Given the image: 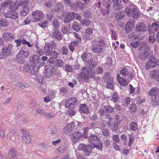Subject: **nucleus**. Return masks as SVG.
I'll return each instance as SVG.
<instances>
[{
  "mask_svg": "<svg viewBox=\"0 0 159 159\" xmlns=\"http://www.w3.org/2000/svg\"><path fill=\"white\" fill-rule=\"evenodd\" d=\"M95 42H98L97 44L93 45L92 48V51L95 53H100L102 52L104 50V47L106 44L103 39H102L97 40L96 39L91 41L92 43H94Z\"/></svg>",
  "mask_w": 159,
  "mask_h": 159,
  "instance_id": "nucleus-1",
  "label": "nucleus"
},
{
  "mask_svg": "<svg viewBox=\"0 0 159 159\" xmlns=\"http://www.w3.org/2000/svg\"><path fill=\"white\" fill-rule=\"evenodd\" d=\"M89 142L94 145L93 148H96L99 150H101L102 148V143L100 141L99 137H97L95 134L90 135L89 138Z\"/></svg>",
  "mask_w": 159,
  "mask_h": 159,
  "instance_id": "nucleus-2",
  "label": "nucleus"
},
{
  "mask_svg": "<svg viewBox=\"0 0 159 159\" xmlns=\"http://www.w3.org/2000/svg\"><path fill=\"white\" fill-rule=\"evenodd\" d=\"M29 55V50L28 48L27 47L22 48L17 55V61L21 64L24 63L25 61L24 59L27 57Z\"/></svg>",
  "mask_w": 159,
  "mask_h": 159,
  "instance_id": "nucleus-3",
  "label": "nucleus"
},
{
  "mask_svg": "<svg viewBox=\"0 0 159 159\" xmlns=\"http://www.w3.org/2000/svg\"><path fill=\"white\" fill-rule=\"evenodd\" d=\"M98 4L99 7L101 8V11L102 14L103 15H108L110 11V5L108 3V1L106 2V1L103 0L102 2V6H101V2L100 1H98Z\"/></svg>",
  "mask_w": 159,
  "mask_h": 159,
  "instance_id": "nucleus-4",
  "label": "nucleus"
},
{
  "mask_svg": "<svg viewBox=\"0 0 159 159\" xmlns=\"http://www.w3.org/2000/svg\"><path fill=\"white\" fill-rule=\"evenodd\" d=\"M79 150L84 151V154L86 156H88L92 151V147L90 145H85L84 143L80 144L78 147Z\"/></svg>",
  "mask_w": 159,
  "mask_h": 159,
  "instance_id": "nucleus-5",
  "label": "nucleus"
},
{
  "mask_svg": "<svg viewBox=\"0 0 159 159\" xmlns=\"http://www.w3.org/2000/svg\"><path fill=\"white\" fill-rule=\"evenodd\" d=\"M77 105V99L76 97L70 98H68L66 101L65 107L66 108L73 109Z\"/></svg>",
  "mask_w": 159,
  "mask_h": 159,
  "instance_id": "nucleus-6",
  "label": "nucleus"
},
{
  "mask_svg": "<svg viewBox=\"0 0 159 159\" xmlns=\"http://www.w3.org/2000/svg\"><path fill=\"white\" fill-rule=\"evenodd\" d=\"M32 15L34 21L35 22L41 21L44 16L42 12L40 11H34L32 13Z\"/></svg>",
  "mask_w": 159,
  "mask_h": 159,
  "instance_id": "nucleus-7",
  "label": "nucleus"
},
{
  "mask_svg": "<svg viewBox=\"0 0 159 159\" xmlns=\"http://www.w3.org/2000/svg\"><path fill=\"white\" fill-rule=\"evenodd\" d=\"M157 59L152 57L150 58L149 60L146 62L145 65V68L146 69H148L149 68H153L157 66Z\"/></svg>",
  "mask_w": 159,
  "mask_h": 159,
  "instance_id": "nucleus-8",
  "label": "nucleus"
},
{
  "mask_svg": "<svg viewBox=\"0 0 159 159\" xmlns=\"http://www.w3.org/2000/svg\"><path fill=\"white\" fill-rule=\"evenodd\" d=\"M22 136V141L25 144H29L31 141L30 133L27 131L23 130Z\"/></svg>",
  "mask_w": 159,
  "mask_h": 159,
  "instance_id": "nucleus-9",
  "label": "nucleus"
},
{
  "mask_svg": "<svg viewBox=\"0 0 159 159\" xmlns=\"http://www.w3.org/2000/svg\"><path fill=\"white\" fill-rule=\"evenodd\" d=\"M12 48L13 46L11 44L4 45L2 49L3 55L5 56H9L11 53Z\"/></svg>",
  "mask_w": 159,
  "mask_h": 159,
  "instance_id": "nucleus-10",
  "label": "nucleus"
},
{
  "mask_svg": "<svg viewBox=\"0 0 159 159\" xmlns=\"http://www.w3.org/2000/svg\"><path fill=\"white\" fill-rule=\"evenodd\" d=\"M46 69L45 76L49 78L55 73V70L53 67L51 65H48L45 66Z\"/></svg>",
  "mask_w": 159,
  "mask_h": 159,
  "instance_id": "nucleus-11",
  "label": "nucleus"
},
{
  "mask_svg": "<svg viewBox=\"0 0 159 159\" xmlns=\"http://www.w3.org/2000/svg\"><path fill=\"white\" fill-rule=\"evenodd\" d=\"M152 52L150 51L148 52L144 51L142 52H140L138 55L139 58L142 60H145L146 58L151 57L152 56Z\"/></svg>",
  "mask_w": 159,
  "mask_h": 159,
  "instance_id": "nucleus-12",
  "label": "nucleus"
},
{
  "mask_svg": "<svg viewBox=\"0 0 159 159\" xmlns=\"http://www.w3.org/2000/svg\"><path fill=\"white\" fill-rule=\"evenodd\" d=\"M53 48L52 45L49 43L46 44L44 47V52L45 55L47 56H49L52 53Z\"/></svg>",
  "mask_w": 159,
  "mask_h": 159,
  "instance_id": "nucleus-13",
  "label": "nucleus"
},
{
  "mask_svg": "<svg viewBox=\"0 0 159 159\" xmlns=\"http://www.w3.org/2000/svg\"><path fill=\"white\" fill-rule=\"evenodd\" d=\"M113 7L115 10H120L123 9V6L120 4L121 1L119 0H112Z\"/></svg>",
  "mask_w": 159,
  "mask_h": 159,
  "instance_id": "nucleus-14",
  "label": "nucleus"
},
{
  "mask_svg": "<svg viewBox=\"0 0 159 159\" xmlns=\"http://www.w3.org/2000/svg\"><path fill=\"white\" fill-rule=\"evenodd\" d=\"M75 127V123L74 122H71L68 124L67 126L64 128V132L65 134H68L74 129Z\"/></svg>",
  "mask_w": 159,
  "mask_h": 159,
  "instance_id": "nucleus-15",
  "label": "nucleus"
},
{
  "mask_svg": "<svg viewBox=\"0 0 159 159\" xmlns=\"http://www.w3.org/2000/svg\"><path fill=\"white\" fill-rule=\"evenodd\" d=\"M135 30L137 32H144L147 30V27L145 24L139 23L137 25Z\"/></svg>",
  "mask_w": 159,
  "mask_h": 159,
  "instance_id": "nucleus-16",
  "label": "nucleus"
},
{
  "mask_svg": "<svg viewBox=\"0 0 159 159\" xmlns=\"http://www.w3.org/2000/svg\"><path fill=\"white\" fill-rule=\"evenodd\" d=\"M85 64L87 66L89 65V68L90 69H92L96 67L98 63L97 61L95 60L90 59L85 61Z\"/></svg>",
  "mask_w": 159,
  "mask_h": 159,
  "instance_id": "nucleus-17",
  "label": "nucleus"
},
{
  "mask_svg": "<svg viewBox=\"0 0 159 159\" xmlns=\"http://www.w3.org/2000/svg\"><path fill=\"white\" fill-rule=\"evenodd\" d=\"M75 13L73 12H68L67 13V16L65 19V22L68 23L70 22L75 18Z\"/></svg>",
  "mask_w": 159,
  "mask_h": 159,
  "instance_id": "nucleus-18",
  "label": "nucleus"
},
{
  "mask_svg": "<svg viewBox=\"0 0 159 159\" xmlns=\"http://www.w3.org/2000/svg\"><path fill=\"white\" fill-rule=\"evenodd\" d=\"M117 77L119 83L121 85L123 86H126L128 84L129 81L125 78H122L119 74L117 75Z\"/></svg>",
  "mask_w": 159,
  "mask_h": 159,
  "instance_id": "nucleus-19",
  "label": "nucleus"
},
{
  "mask_svg": "<svg viewBox=\"0 0 159 159\" xmlns=\"http://www.w3.org/2000/svg\"><path fill=\"white\" fill-rule=\"evenodd\" d=\"M107 87V88L110 89H114V83L113 82V78L110 77L108 78L106 81Z\"/></svg>",
  "mask_w": 159,
  "mask_h": 159,
  "instance_id": "nucleus-20",
  "label": "nucleus"
},
{
  "mask_svg": "<svg viewBox=\"0 0 159 159\" xmlns=\"http://www.w3.org/2000/svg\"><path fill=\"white\" fill-rule=\"evenodd\" d=\"M5 17L7 18H11L13 19L17 18L18 14L16 12L8 11L4 14Z\"/></svg>",
  "mask_w": 159,
  "mask_h": 159,
  "instance_id": "nucleus-21",
  "label": "nucleus"
},
{
  "mask_svg": "<svg viewBox=\"0 0 159 159\" xmlns=\"http://www.w3.org/2000/svg\"><path fill=\"white\" fill-rule=\"evenodd\" d=\"M30 60L34 64L37 65L41 61L40 57L37 55H34L30 57Z\"/></svg>",
  "mask_w": 159,
  "mask_h": 159,
  "instance_id": "nucleus-22",
  "label": "nucleus"
},
{
  "mask_svg": "<svg viewBox=\"0 0 159 159\" xmlns=\"http://www.w3.org/2000/svg\"><path fill=\"white\" fill-rule=\"evenodd\" d=\"M88 73H84L82 72V73L79 75V78L80 80L82 81H86L89 79V75Z\"/></svg>",
  "mask_w": 159,
  "mask_h": 159,
  "instance_id": "nucleus-23",
  "label": "nucleus"
},
{
  "mask_svg": "<svg viewBox=\"0 0 159 159\" xmlns=\"http://www.w3.org/2000/svg\"><path fill=\"white\" fill-rule=\"evenodd\" d=\"M150 76L153 79H157L158 82H159V70H155L150 72Z\"/></svg>",
  "mask_w": 159,
  "mask_h": 159,
  "instance_id": "nucleus-24",
  "label": "nucleus"
},
{
  "mask_svg": "<svg viewBox=\"0 0 159 159\" xmlns=\"http://www.w3.org/2000/svg\"><path fill=\"white\" fill-rule=\"evenodd\" d=\"M134 21L132 20H129L126 24V28L127 30L131 31L134 28Z\"/></svg>",
  "mask_w": 159,
  "mask_h": 159,
  "instance_id": "nucleus-25",
  "label": "nucleus"
},
{
  "mask_svg": "<svg viewBox=\"0 0 159 159\" xmlns=\"http://www.w3.org/2000/svg\"><path fill=\"white\" fill-rule=\"evenodd\" d=\"M73 138H72L74 142H76L77 141L80 140L82 137L81 133L79 131L74 132L73 134Z\"/></svg>",
  "mask_w": 159,
  "mask_h": 159,
  "instance_id": "nucleus-26",
  "label": "nucleus"
},
{
  "mask_svg": "<svg viewBox=\"0 0 159 159\" xmlns=\"http://www.w3.org/2000/svg\"><path fill=\"white\" fill-rule=\"evenodd\" d=\"M3 38L7 41L12 40L13 39L14 35L9 33H5L2 34Z\"/></svg>",
  "mask_w": 159,
  "mask_h": 159,
  "instance_id": "nucleus-27",
  "label": "nucleus"
},
{
  "mask_svg": "<svg viewBox=\"0 0 159 159\" xmlns=\"http://www.w3.org/2000/svg\"><path fill=\"white\" fill-rule=\"evenodd\" d=\"M52 36L58 40H60L62 39V37L60 32L56 30L52 34Z\"/></svg>",
  "mask_w": 159,
  "mask_h": 159,
  "instance_id": "nucleus-28",
  "label": "nucleus"
},
{
  "mask_svg": "<svg viewBox=\"0 0 159 159\" xmlns=\"http://www.w3.org/2000/svg\"><path fill=\"white\" fill-rule=\"evenodd\" d=\"M119 117L118 116L116 117V121L114 122V125L112 127L111 129L113 131H116L118 129V125H119L121 122V120L118 119V118Z\"/></svg>",
  "mask_w": 159,
  "mask_h": 159,
  "instance_id": "nucleus-29",
  "label": "nucleus"
},
{
  "mask_svg": "<svg viewBox=\"0 0 159 159\" xmlns=\"http://www.w3.org/2000/svg\"><path fill=\"white\" fill-rule=\"evenodd\" d=\"M106 120L107 122V125L108 127H110L113 120V119L109 115H106Z\"/></svg>",
  "mask_w": 159,
  "mask_h": 159,
  "instance_id": "nucleus-30",
  "label": "nucleus"
},
{
  "mask_svg": "<svg viewBox=\"0 0 159 159\" xmlns=\"http://www.w3.org/2000/svg\"><path fill=\"white\" fill-rule=\"evenodd\" d=\"M159 89L156 87H153L152 89L149 92L148 94L150 95L155 96L159 95Z\"/></svg>",
  "mask_w": 159,
  "mask_h": 159,
  "instance_id": "nucleus-31",
  "label": "nucleus"
},
{
  "mask_svg": "<svg viewBox=\"0 0 159 159\" xmlns=\"http://www.w3.org/2000/svg\"><path fill=\"white\" fill-rule=\"evenodd\" d=\"M134 19H137L140 16L139 13L138 11L137 8L135 7L131 13Z\"/></svg>",
  "mask_w": 159,
  "mask_h": 159,
  "instance_id": "nucleus-32",
  "label": "nucleus"
},
{
  "mask_svg": "<svg viewBox=\"0 0 159 159\" xmlns=\"http://www.w3.org/2000/svg\"><path fill=\"white\" fill-rule=\"evenodd\" d=\"M140 46L138 48V50L139 51H142L146 50V51L148 52L150 50V48L146 45V43H140Z\"/></svg>",
  "mask_w": 159,
  "mask_h": 159,
  "instance_id": "nucleus-33",
  "label": "nucleus"
},
{
  "mask_svg": "<svg viewBox=\"0 0 159 159\" xmlns=\"http://www.w3.org/2000/svg\"><path fill=\"white\" fill-rule=\"evenodd\" d=\"M63 6L62 4L59 3L56 4L55 6L54 10L57 12H61L62 11Z\"/></svg>",
  "mask_w": 159,
  "mask_h": 159,
  "instance_id": "nucleus-34",
  "label": "nucleus"
},
{
  "mask_svg": "<svg viewBox=\"0 0 159 159\" xmlns=\"http://www.w3.org/2000/svg\"><path fill=\"white\" fill-rule=\"evenodd\" d=\"M83 4L80 2L76 1L72 5V7L75 9H80L82 8Z\"/></svg>",
  "mask_w": 159,
  "mask_h": 159,
  "instance_id": "nucleus-35",
  "label": "nucleus"
},
{
  "mask_svg": "<svg viewBox=\"0 0 159 159\" xmlns=\"http://www.w3.org/2000/svg\"><path fill=\"white\" fill-rule=\"evenodd\" d=\"M80 109L81 113H85L89 114V111L87 108L86 104H81L80 106Z\"/></svg>",
  "mask_w": 159,
  "mask_h": 159,
  "instance_id": "nucleus-36",
  "label": "nucleus"
},
{
  "mask_svg": "<svg viewBox=\"0 0 159 159\" xmlns=\"http://www.w3.org/2000/svg\"><path fill=\"white\" fill-rule=\"evenodd\" d=\"M130 6L127 7L125 9V11L126 13H127V15L129 16H131V13L133 9H134L135 6L134 5H132Z\"/></svg>",
  "mask_w": 159,
  "mask_h": 159,
  "instance_id": "nucleus-37",
  "label": "nucleus"
},
{
  "mask_svg": "<svg viewBox=\"0 0 159 159\" xmlns=\"http://www.w3.org/2000/svg\"><path fill=\"white\" fill-rule=\"evenodd\" d=\"M125 16V14L123 12H118L116 14L115 18L116 20H119L122 19Z\"/></svg>",
  "mask_w": 159,
  "mask_h": 159,
  "instance_id": "nucleus-38",
  "label": "nucleus"
},
{
  "mask_svg": "<svg viewBox=\"0 0 159 159\" xmlns=\"http://www.w3.org/2000/svg\"><path fill=\"white\" fill-rule=\"evenodd\" d=\"M152 100L154 105H158L159 104V95L152 96Z\"/></svg>",
  "mask_w": 159,
  "mask_h": 159,
  "instance_id": "nucleus-39",
  "label": "nucleus"
},
{
  "mask_svg": "<svg viewBox=\"0 0 159 159\" xmlns=\"http://www.w3.org/2000/svg\"><path fill=\"white\" fill-rule=\"evenodd\" d=\"M16 133L15 131L13 130H11L10 133L8 134L7 136V141L8 142H9L13 136L15 135Z\"/></svg>",
  "mask_w": 159,
  "mask_h": 159,
  "instance_id": "nucleus-40",
  "label": "nucleus"
},
{
  "mask_svg": "<svg viewBox=\"0 0 159 159\" xmlns=\"http://www.w3.org/2000/svg\"><path fill=\"white\" fill-rule=\"evenodd\" d=\"M81 27L80 25H79L77 22H74L73 23L72 28L75 31L77 32L80 31L81 30Z\"/></svg>",
  "mask_w": 159,
  "mask_h": 159,
  "instance_id": "nucleus-41",
  "label": "nucleus"
},
{
  "mask_svg": "<svg viewBox=\"0 0 159 159\" xmlns=\"http://www.w3.org/2000/svg\"><path fill=\"white\" fill-rule=\"evenodd\" d=\"M80 23L83 26H87L90 25L91 22L90 20L84 19L81 20Z\"/></svg>",
  "mask_w": 159,
  "mask_h": 159,
  "instance_id": "nucleus-42",
  "label": "nucleus"
},
{
  "mask_svg": "<svg viewBox=\"0 0 159 159\" xmlns=\"http://www.w3.org/2000/svg\"><path fill=\"white\" fill-rule=\"evenodd\" d=\"M104 109L105 111L109 113H111L114 111V109L110 106H106L104 107Z\"/></svg>",
  "mask_w": 159,
  "mask_h": 159,
  "instance_id": "nucleus-43",
  "label": "nucleus"
},
{
  "mask_svg": "<svg viewBox=\"0 0 159 159\" xmlns=\"http://www.w3.org/2000/svg\"><path fill=\"white\" fill-rule=\"evenodd\" d=\"M120 75L124 77L127 75L129 73L128 70L126 68H124L122 69L120 72Z\"/></svg>",
  "mask_w": 159,
  "mask_h": 159,
  "instance_id": "nucleus-44",
  "label": "nucleus"
},
{
  "mask_svg": "<svg viewBox=\"0 0 159 159\" xmlns=\"http://www.w3.org/2000/svg\"><path fill=\"white\" fill-rule=\"evenodd\" d=\"M119 97L116 93H114L111 99V101L116 102L118 101Z\"/></svg>",
  "mask_w": 159,
  "mask_h": 159,
  "instance_id": "nucleus-45",
  "label": "nucleus"
},
{
  "mask_svg": "<svg viewBox=\"0 0 159 159\" xmlns=\"http://www.w3.org/2000/svg\"><path fill=\"white\" fill-rule=\"evenodd\" d=\"M18 8V6L16 3H13L11 2L10 5V9L13 11H15Z\"/></svg>",
  "mask_w": 159,
  "mask_h": 159,
  "instance_id": "nucleus-46",
  "label": "nucleus"
},
{
  "mask_svg": "<svg viewBox=\"0 0 159 159\" xmlns=\"http://www.w3.org/2000/svg\"><path fill=\"white\" fill-rule=\"evenodd\" d=\"M9 155H11L12 158L15 157L17 155V152L14 149H11L9 153Z\"/></svg>",
  "mask_w": 159,
  "mask_h": 159,
  "instance_id": "nucleus-47",
  "label": "nucleus"
},
{
  "mask_svg": "<svg viewBox=\"0 0 159 159\" xmlns=\"http://www.w3.org/2000/svg\"><path fill=\"white\" fill-rule=\"evenodd\" d=\"M45 117L47 118H53L55 116V114L54 112H49L46 113L45 115Z\"/></svg>",
  "mask_w": 159,
  "mask_h": 159,
  "instance_id": "nucleus-48",
  "label": "nucleus"
},
{
  "mask_svg": "<svg viewBox=\"0 0 159 159\" xmlns=\"http://www.w3.org/2000/svg\"><path fill=\"white\" fill-rule=\"evenodd\" d=\"M140 44V42H133L130 44V45L133 48H136Z\"/></svg>",
  "mask_w": 159,
  "mask_h": 159,
  "instance_id": "nucleus-49",
  "label": "nucleus"
},
{
  "mask_svg": "<svg viewBox=\"0 0 159 159\" xmlns=\"http://www.w3.org/2000/svg\"><path fill=\"white\" fill-rule=\"evenodd\" d=\"M131 113H134L136 111L137 107L136 105L134 104H131L129 108Z\"/></svg>",
  "mask_w": 159,
  "mask_h": 159,
  "instance_id": "nucleus-50",
  "label": "nucleus"
},
{
  "mask_svg": "<svg viewBox=\"0 0 159 159\" xmlns=\"http://www.w3.org/2000/svg\"><path fill=\"white\" fill-rule=\"evenodd\" d=\"M137 125L136 123L132 122L130 124V129L132 130H135L137 129Z\"/></svg>",
  "mask_w": 159,
  "mask_h": 159,
  "instance_id": "nucleus-51",
  "label": "nucleus"
},
{
  "mask_svg": "<svg viewBox=\"0 0 159 159\" xmlns=\"http://www.w3.org/2000/svg\"><path fill=\"white\" fill-rule=\"evenodd\" d=\"M0 24L2 26L6 27L9 25V23L5 19L0 20Z\"/></svg>",
  "mask_w": 159,
  "mask_h": 159,
  "instance_id": "nucleus-52",
  "label": "nucleus"
},
{
  "mask_svg": "<svg viewBox=\"0 0 159 159\" xmlns=\"http://www.w3.org/2000/svg\"><path fill=\"white\" fill-rule=\"evenodd\" d=\"M65 69L66 71L69 72H72L73 70V66L69 64H67L66 65Z\"/></svg>",
  "mask_w": 159,
  "mask_h": 159,
  "instance_id": "nucleus-53",
  "label": "nucleus"
},
{
  "mask_svg": "<svg viewBox=\"0 0 159 159\" xmlns=\"http://www.w3.org/2000/svg\"><path fill=\"white\" fill-rule=\"evenodd\" d=\"M61 50L62 51L63 55H67L68 53V49L67 47L66 46H64L61 48Z\"/></svg>",
  "mask_w": 159,
  "mask_h": 159,
  "instance_id": "nucleus-54",
  "label": "nucleus"
},
{
  "mask_svg": "<svg viewBox=\"0 0 159 159\" xmlns=\"http://www.w3.org/2000/svg\"><path fill=\"white\" fill-rule=\"evenodd\" d=\"M159 27V25L157 22H156L155 23H153L152 24L151 28L152 29L155 31H157L158 30V28Z\"/></svg>",
  "mask_w": 159,
  "mask_h": 159,
  "instance_id": "nucleus-55",
  "label": "nucleus"
},
{
  "mask_svg": "<svg viewBox=\"0 0 159 159\" xmlns=\"http://www.w3.org/2000/svg\"><path fill=\"white\" fill-rule=\"evenodd\" d=\"M11 3V1L9 0L7 1L4 2L2 4V8H4L10 7V3Z\"/></svg>",
  "mask_w": 159,
  "mask_h": 159,
  "instance_id": "nucleus-56",
  "label": "nucleus"
},
{
  "mask_svg": "<svg viewBox=\"0 0 159 159\" xmlns=\"http://www.w3.org/2000/svg\"><path fill=\"white\" fill-rule=\"evenodd\" d=\"M39 68L37 66H34L31 71V74L33 75H36L38 71Z\"/></svg>",
  "mask_w": 159,
  "mask_h": 159,
  "instance_id": "nucleus-57",
  "label": "nucleus"
},
{
  "mask_svg": "<svg viewBox=\"0 0 159 159\" xmlns=\"http://www.w3.org/2000/svg\"><path fill=\"white\" fill-rule=\"evenodd\" d=\"M55 63L57 66L60 67L62 66L64 64L63 62L61 59L56 60Z\"/></svg>",
  "mask_w": 159,
  "mask_h": 159,
  "instance_id": "nucleus-58",
  "label": "nucleus"
},
{
  "mask_svg": "<svg viewBox=\"0 0 159 159\" xmlns=\"http://www.w3.org/2000/svg\"><path fill=\"white\" fill-rule=\"evenodd\" d=\"M6 130L3 128H1L0 129V137L3 138L5 137Z\"/></svg>",
  "mask_w": 159,
  "mask_h": 159,
  "instance_id": "nucleus-59",
  "label": "nucleus"
},
{
  "mask_svg": "<svg viewBox=\"0 0 159 159\" xmlns=\"http://www.w3.org/2000/svg\"><path fill=\"white\" fill-rule=\"evenodd\" d=\"M57 150L59 152L62 153L66 151V148L65 146L63 145H61L59 146L57 148Z\"/></svg>",
  "mask_w": 159,
  "mask_h": 159,
  "instance_id": "nucleus-60",
  "label": "nucleus"
},
{
  "mask_svg": "<svg viewBox=\"0 0 159 159\" xmlns=\"http://www.w3.org/2000/svg\"><path fill=\"white\" fill-rule=\"evenodd\" d=\"M89 78H94L95 77V75L97 74L96 72H95L94 70H91L89 72Z\"/></svg>",
  "mask_w": 159,
  "mask_h": 159,
  "instance_id": "nucleus-61",
  "label": "nucleus"
},
{
  "mask_svg": "<svg viewBox=\"0 0 159 159\" xmlns=\"http://www.w3.org/2000/svg\"><path fill=\"white\" fill-rule=\"evenodd\" d=\"M52 25L56 30L59 26V22H57V19H54L52 21Z\"/></svg>",
  "mask_w": 159,
  "mask_h": 159,
  "instance_id": "nucleus-62",
  "label": "nucleus"
},
{
  "mask_svg": "<svg viewBox=\"0 0 159 159\" xmlns=\"http://www.w3.org/2000/svg\"><path fill=\"white\" fill-rule=\"evenodd\" d=\"M59 55V54L57 52L55 51H52V53H51L50 56H51L52 57L55 59H56L58 57Z\"/></svg>",
  "mask_w": 159,
  "mask_h": 159,
  "instance_id": "nucleus-63",
  "label": "nucleus"
},
{
  "mask_svg": "<svg viewBox=\"0 0 159 159\" xmlns=\"http://www.w3.org/2000/svg\"><path fill=\"white\" fill-rule=\"evenodd\" d=\"M85 33L89 35L92 34L93 33V30L92 28L89 27L86 30Z\"/></svg>",
  "mask_w": 159,
  "mask_h": 159,
  "instance_id": "nucleus-64",
  "label": "nucleus"
}]
</instances>
